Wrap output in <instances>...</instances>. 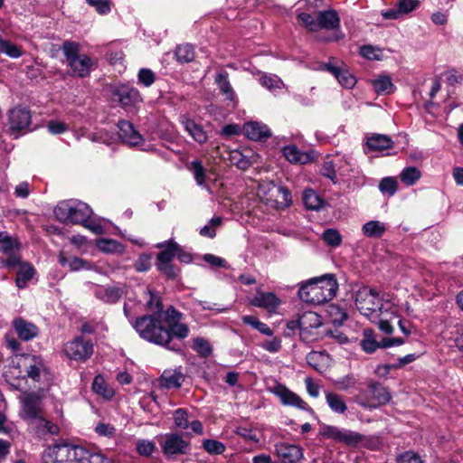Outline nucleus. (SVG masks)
<instances>
[{
	"instance_id": "1",
	"label": "nucleus",
	"mask_w": 463,
	"mask_h": 463,
	"mask_svg": "<svg viewBox=\"0 0 463 463\" xmlns=\"http://www.w3.org/2000/svg\"><path fill=\"white\" fill-rule=\"evenodd\" d=\"M135 307L136 303L128 298L123 310L140 337L169 350L179 351L181 349L180 345L176 344L171 345V333L163 326L162 315H146L133 321L134 315L137 313Z\"/></svg>"
},
{
	"instance_id": "2",
	"label": "nucleus",
	"mask_w": 463,
	"mask_h": 463,
	"mask_svg": "<svg viewBox=\"0 0 463 463\" xmlns=\"http://www.w3.org/2000/svg\"><path fill=\"white\" fill-rule=\"evenodd\" d=\"M44 394L43 391L24 392L20 397L21 418L27 421L36 434L43 436L47 433L58 435L59 427L46 419L45 410L43 408Z\"/></svg>"
},
{
	"instance_id": "3",
	"label": "nucleus",
	"mask_w": 463,
	"mask_h": 463,
	"mask_svg": "<svg viewBox=\"0 0 463 463\" xmlns=\"http://www.w3.org/2000/svg\"><path fill=\"white\" fill-rule=\"evenodd\" d=\"M43 463H107L99 453H91L81 446L67 443L49 446L43 453Z\"/></svg>"
},
{
	"instance_id": "4",
	"label": "nucleus",
	"mask_w": 463,
	"mask_h": 463,
	"mask_svg": "<svg viewBox=\"0 0 463 463\" xmlns=\"http://www.w3.org/2000/svg\"><path fill=\"white\" fill-rule=\"evenodd\" d=\"M53 213L61 222L81 224L97 234L102 232V227L99 224L89 222L92 210L83 202L73 200L60 202L53 209Z\"/></svg>"
},
{
	"instance_id": "5",
	"label": "nucleus",
	"mask_w": 463,
	"mask_h": 463,
	"mask_svg": "<svg viewBox=\"0 0 463 463\" xmlns=\"http://www.w3.org/2000/svg\"><path fill=\"white\" fill-rule=\"evenodd\" d=\"M337 290V282L331 275L313 279L305 283L298 290L301 300L320 305L332 299Z\"/></svg>"
},
{
	"instance_id": "6",
	"label": "nucleus",
	"mask_w": 463,
	"mask_h": 463,
	"mask_svg": "<svg viewBox=\"0 0 463 463\" xmlns=\"http://www.w3.org/2000/svg\"><path fill=\"white\" fill-rule=\"evenodd\" d=\"M67 66L74 77L85 78L95 68L94 60L80 52V45L72 41H65L61 45Z\"/></svg>"
},
{
	"instance_id": "7",
	"label": "nucleus",
	"mask_w": 463,
	"mask_h": 463,
	"mask_svg": "<svg viewBox=\"0 0 463 463\" xmlns=\"http://www.w3.org/2000/svg\"><path fill=\"white\" fill-rule=\"evenodd\" d=\"M354 302L357 309L366 317L383 315V310L389 311L396 317V309L390 303L383 304V298L378 292L370 287L364 286L354 294Z\"/></svg>"
},
{
	"instance_id": "8",
	"label": "nucleus",
	"mask_w": 463,
	"mask_h": 463,
	"mask_svg": "<svg viewBox=\"0 0 463 463\" xmlns=\"http://www.w3.org/2000/svg\"><path fill=\"white\" fill-rule=\"evenodd\" d=\"M298 20L311 32H317L319 29H335L340 24L339 16L334 10L318 12L316 18L309 14L301 13L298 14Z\"/></svg>"
},
{
	"instance_id": "9",
	"label": "nucleus",
	"mask_w": 463,
	"mask_h": 463,
	"mask_svg": "<svg viewBox=\"0 0 463 463\" xmlns=\"http://www.w3.org/2000/svg\"><path fill=\"white\" fill-rule=\"evenodd\" d=\"M318 435L324 439H334L349 447L357 446L364 439V436L358 432L327 424L320 425Z\"/></svg>"
},
{
	"instance_id": "10",
	"label": "nucleus",
	"mask_w": 463,
	"mask_h": 463,
	"mask_svg": "<svg viewBox=\"0 0 463 463\" xmlns=\"http://www.w3.org/2000/svg\"><path fill=\"white\" fill-rule=\"evenodd\" d=\"M62 352L70 360L85 362L93 354V344L83 336H76L63 345Z\"/></svg>"
},
{
	"instance_id": "11",
	"label": "nucleus",
	"mask_w": 463,
	"mask_h": 463,
	"mask_svg": "<svg viewBox=\"0 0 463 463\" xmlns=\"http://www.w3.org/2000/svg\"><path fill=\"white\" fill-rule=\"evenodd\" d=\"M157 248H165V250L157 255V269L168 278H175L179 273V269L175 268L171 261L175 256H176V251L179 250V245L175 241H165L158 243Z\"/></svg>"
},
{
	"instance_id": "12",
	"label": "nucleus",
	"mask_w": 463,
	"mask_h": 463,
	"mask_svg": "<svg viewBox=\"0 0 463 463\" xmlns=\"http://www.w3.org/2000/svg\"><path fill=\"white\" fill-rule=\"evenodd\" d=\"M19 245L15 238L6 232H0V251L7 255L5 258H0L1 268H16L20 263V257L16 254V251L19 250Z\"/></svg>"
},
{
	"instance_id": "13",
	"label": "nucleus",
	"mask_w": 463,
	"mask_h": 463,
	"mask_svg": "<svg viewBox=\"0 0 463 463\" xmlns=\"http://www.w3.org/2000/svg\"><path fill=\"white\" fill-rule=\"evenodd\" d=\"M32 120V115L28 109L17 106L10 109L8 112L9 129L14 137H18V133L26 130Z\"/></svg>"
},
{
	"instance_id": "14",
	"label": "nucleus",
	"mask_w": 463,
	"mask_h": 463,
	"mask_svg": "<svg viewBox=\"0 0 463 463\" xmlns=\"http://www.w3.org/2000/svg\"><path fill=\"white\" fill-rule=\"evenodd\" d=\"M369 397L365 401L358 402L364 408H377L388 403L391 400V394L387 388L375 382L368 383Z\"/></svg>"
},
{
	"instance_id": "15",
	"label": "nucleus",
	"mask_w": 463,
	"mask_h": 463,
	"mask_svg": "<svg viewBox=\"0 0 463 463\" xmlns=\"http://www.w3.org/2000/svg\"><path fill=\"white\" fill-rule=\"evenodd\" d=\"M182 313L177 311L175 307H170L166 309L165 314V319L167 324V329L171 333V339L173 336L178 339H184L188 336L189 328L187 325L181 322ZM174 343L171 342V345Z\"/></svg>"
},
{
	"instance_id": "16",
	"label": "nucleus",
	"mask_w": 463,
	"mask_h": 463,
	"mask_svg": "<svg viewBox=\"0 0 463 463\" xmlns=\"http://www.w3.org/2000/svg\"><path fill=\"white\" fill-rule=\"evenodd\" d=\"M161 445L163 453L167 457L185 454L189 447V443L175 433L166 435Z\"/></svg>"
},
{
	"instance_id": "17",
	"label": "nucleus",
	"mask_w": 463,
	"mask_h": 463,
	"mask_svg": "<svg viewBox=\"0 0 463 463\" xmlns=\"http://www.w3.org/2000/svg\"><path fill=\"white\" fill-rule=\"evenodd\" d=\"M300 336L305 340H311L313 331L322 326L321 317L313 311H307L300 315Z\"/></svg>"
},
{
	"instance_id": "18",
	"label": "nucleus",
	"mask_w": 463,
	"mask_h": 463,
	"mask_svg": "<svg viewBox=\"0 0 463 463\" xmlns=\"http://www.w3.org/2000/svg\"><path fill=\"white\" fill-rule=\"evenodd\" d=\"M113 94L118 97V103L125 109L134 107L142 101L139 91L136 88L128 85L118 87Z\"/></svg>"
},
{
	"instance_id": "19",
	"label": "nucleus",
	"mask_w": 463,
	"mask_h": 463,
	"mask_svg": "<svg viewBox=\"0 0 463 463\" xmlns=\"http://www.w3.org/2000/svg\"><path fill=\"white\" fill-rule=\"evenodd\" d=\"M276 453L283 463H297L303 458V450L297 445L280 442L275 446Z\"/></svg>"
},
{
	"instance_id": "20",
	"label": "nucleus",
	"mask_w": 463,
	"mask_h": 463,
	"mask_svg": "<svg viewBox=\"0 0 463 463\" xmlns=\"http://www.w3.org/2000/svg\"><path fill=\"white\" fill-rule=\"evenodd\" d=\"M17 336L23 341H30L37 336L38 327L23 317H16L12 322Z\"/></svg>"
},
{
	"instance_id": "21",
	"label": "nucleus",
	"mask_w": 463,
	"mask_h": 463,
	"mask_svg": "<svg viewBox=\"0 0 463 463\" xmlns=\"http://www.w3.org/2000/svg\"><path fill=\"white\" fill-rule=\"evenodd\" d=\"M118 127V136L124 143L129 146H137L143 141L142 136L135 129L130 122L120 120Z\"/></svg>"
},
{
	"instance_id": "22",
	"label": "nucleus",
	"mask_w": 463,
	"mask_h": 463,
	"mask_svg": "<svg viewBox=\"0 0 463 463\" xmlns=\"http://www.w3.org/2000/svg\"><path fill=\"white\" fill-rule=\"evenodd\" d=\"M250 305L275 312L280 305L279 298L272 292H260L250 300Z\"/></svg>"
},
{
	"instance_id": "23",
	"label": "nucleus",
	"mask_w": 463,
	"mask_h": 463,
	"mask_svg": "<svg viewBox=\"0 0 463 463\" xmlns=\"http://www.w3.org/2000/svg\"><path fill=\"white\" fill-rule=\"evenodd\" d=\"M245 136L254 141L266 140L271 136L269 128L259 122H248L243 126Z\"/></svg>"
},
{
	"instance_id": "24",
	"label": "nucleus",
	"mask_w": 463,
	"mask_h": 463,
	"mask_svg": "<svg viewBox=\"0 0 463 463\" xmlns=\"http://www.w3.org/2000/svg\"><path fill=\"white\" fill-rule=\"evenodd\" d=\"M19 365L24 367L27 376L34 381H38L41 371L43 369L42 359L35 355H27L21 358Z\"/></svg>"
},
{
	"instance_id": "25",
	"label": "nucleus",
	"mask_w": 463,
	"mask_h": 463,
	"mask_svg": "<svg viewBox=\"0 0 463 463\" xmlns=\"http://www.w3.org/2000/svg\"><path fill=\"white\" fill-rule=\"evenodd\" d=\"M275 393L279 397L281 402L284 405L295 406L301 410H306L307 404L298 395L286 388L285 386L279 385L276 388Z\"/></svg>"
},
{
	"instance_id": "26",
	"label": "nucleus",
	"mask_w": 463,
	"mask_h": 463,
	"mask_svg": "<svg viewBox=\"0 0 463 463\" xmlns=\"http://www.w3.org/2000/svg\"><path fill=\"white\" fill-rule=\"evenodd\" d=\"M123 294L124 287L121 286L99 287L95 290L97 298L110 304L118 302Z\"/></svg>"
},
{
	"instance_id": "27",
	"label": "nucleus",
	"mask_w": 463,
	"mask_h": 463,
	"mask_svg": "<svg viewBox=\"0 0 463 463\" xmlns=\"http://www.w3.org/2000/svg\"><path fill=\"white\" fill-rule=\"evenodd\" d=\"M181 123L184 126L185 131L194 141L199 144L206 143L208 140V136L202 126L195 123L194 119L186 117H182Z\"/></svg>"
},
{
	"instance_id": "28",
	"label": "nucleus",
	"mask_w": 463,
	"mask_h": 463,
	"mask_svg": "<svg viewBox=\"0 0 463 463\" xmlns=\"http://www.w3.org/2000/svg\"><path fill=\"white\" fill-rule=\"evenodd\" d=\"M270 195L274 197L275 206L278 209L288 207L292 203L291 194L283 186H276L270 190Z\"/></svg>"
},
{
	"instance_id": "29",
	"label": "nucleus",
	"mask_w": 463,
	"mask_h": 463,
	"mask_svg": "<svg viewBox=\"0 0 463 463\" xmlns=\"http://www.w3.org/2000/svg\"><path fill=\"white\" fill-rule=\"evenodd\" d=\"M16 267H19V270L16 274L15 284L19 288H24L33 279L35 273V269L31 264L27 262H22L21 260Z\"/></svg>"
},
{
	"instance_id": "30",
	"label": "nucleus",
	"mask_w": 463,
	"mask_h": 463,
	"mask_svg": "<svg viewBox=\"0 0 463 463\" xmlns=\"http://www.w3.org/2000/svg\"><path fill=\"white\" fill-rule=\"evenodd\" d=\"M327 70L337 79L338 82L346 89H351L355 85L356 80L348 71L333 65H327Z\"/></svg>"
},
{
	"instance_id": "31",
	"label": "nucleus",
	"mask_w": 463,
	"mask_h": 463,
	"mask_svg": "<svg viewBox=\"0 0 463 463\" xmlns=\"http://www.w3.org/2000/svg\"><path fill=\"white\" fill-rule=\"evenodd\" d=\"M283 156L291 163L307 164L311 161V156L307 153L298 150L296 146H285L282 150Z\"/></svg>"
},
{
	"instance_id": "32",
	"label": "nucleus",
	"mask_w": 463,
	"mask_h": 463,
	"mask_svg": "<svg viewBox=\"0 0 463 463\" xmlns=\"http://www.w3.org/2000/svg\"><path fill=\"white\" fill-rule=\"evenodd\" d=\"M367 146L373 151H383L392 146V141L388 136L375 134L367 138Z\"/></svg>"
},
{
	"instance_id": "33",
	"label": "nucleus",
	"mask_w": 463,
	"mask_h": 463,
	"mask_svg": "<svg viewBox=\"0 0 463 463\" xmlns=\"http://www.w3.org/2000/svg\"><path fill=\"white\" fill-rule=\"evenodd\" d=\"M325 395L328 407L334 412L343 414L346 411L347 406L341 395L332 392H326Z\"/></svg>"
},
{
	"instance_id": "34",
	"label": "nucleus",
	"mask_w": 463,
	"mask_h": 463,
	"mask_svg": "<svg viewBox=\"0 0 463 463\" xmlns=\"http://www.w3.org/2000/svg\"><path fill=\"white\" fill-rule=\"evenodd\" d=\"M215 82L221 92L231 101H235V93L228 80V74L226 72L217 73L215 76Z\"/></svg>"
},
{
	"instance_id": "35",
	"label": "nucleus",
	"mask_w": 463,
	"mask_h": 463,
	"mask_svg": "<svg viewBox=\"0 0 463 463\" xmlns=\"http://www.w3.org/2000/svg\"><path fill=\"white\" fill-rule=\"evenodd\" d=\"M143 293L144 298H146V308L153 312V315H162L163 304L160 298L150 291L148 288L144 289Z\"/></svg>"
},
{
	"instance_id": "36",
	"label": "nucleus",
	"mask_w": 463,
	"mask_h": 463,
	"mask_svg": "<svg viewBox=\"0 0 463 463\" xmlns=\"http://www.w3.org/2000/svg\"><path fill=\"white\" fill-rule=\"evenodd\" d=\"M59 262L62 266H68L71 271H77L82 269H90V263L86 260L77 257L66 258L62 253L59 255Z\"/></svg>"
},
{
	"instance_id": "37",
	"label": "nucleus",
	"mask_w": 463,
	"mask_h": 463,
	"mask_svg": "<svg viewBox=\"0 0 463 463\" xmlns=\"http://www.w3.org/2000/svg\"><path fill=\"white\" fill-rule=\"evenodd\" d=\"M362 230L367 237L379 238L384 233L386 227L379 221H370L364 224Z\"/></svg>"
},
{
	"instance_id": "38",
	"label": "nucleus",
	"mask_w": 463,
	"mask_h": 463,
	"mask_svg": "<svg viewBox=\"0 0 463 463\" xmlns=\"http://www.w3.org/2000/svg\"><path fill=\"white\" fill-rule=\"evenodd\" d=\"M161 384L168 389L178 388L184 382V375L176 372H165L160 379Z\"/></svg>"
},
{
	"instance_id": "39",
	"label": "nucleus",
	"mask_w": 463,
	"mask_h": 463,
	"mask_svg": "<svg viewBox=\"0 0 463 463\" xmlns=\"http://www.w3.org/2000/svg\"><path fill=\"white\" fill-rule=\"evenodd\" d=\"M97 246L99 250L106 253H122L125 250L120 242L112 239H101L98 241Z\"/></svg>"
},
{
	"instance_id": "40",
	"label": "nucleus",
	"mask_w": 463,
	"mask_h": 463,
	"mask_svg": "<svg viewBox=\"0 0 463 463\" xmlns=\"http://www.w3.org/2000/svg\"><path fill=\"white\" fill-rule=\"evenodd\" d=\"M327 361V355L322 352H310L307 355V364L318 372H322Z\"/></svg>"
},
{
	"instance_id": "41",
	"label": "nucleus",
	"mask_w": 463,
	"mask_h": 463,
	"mask_svg": "<svg viewBox=\"0 0 463 463\" xmlns=\"http://www.w3.org/2000/svg\"><path fill=\"white\" fill-rule=\"evenodd\" d=\"M373 86L378 94H390L394 89L392 79L388 76H379L373 80Z\"/></svg>"
},
{
	"instance_id": "42",
	"label": "nucleus",
	"mask_w": 463,
	"mask_h": 463,
	"mask_svg": "<svg viewBox=\"0 0 463 463\" xmlns=\"http://www.w3.org/2000/svg\"><path fill=\"white\" fill-rule=\"evenodd\" d=\"M303 202L309 210L317 211L323 206V200L313 191L306 190L303 194Z\"/></svg>"
},
{
	"instance_id": "43",
	"label": "nucleus",
	"mask_w": 463,
	"mask_h": 463,
	"mask_svg": "<svg viewBox=\"0 0 463 463\" xmlns=\"http://www.w3.org/2000/svg\"><path fill=\"white\" fill-rule=\"evenodd\" d=\"M361 346L366 353H373L377 348L382 347V342L378 343L373 337V332L366 329L364 332V339L361 341Z\"/></svg>"
},
{
	"instance_id": "44",
	"label": "nucleus",
	"mask_w": 463,
	"mask_h": 463,
	"mask_svg": "<svg viewBox=\"0 0 463 463\" xmlns=\"http://www.w3.org/2000/svg\"><path fill=\"white\" fill-rule=\"evenodd\" d=\"M326 312L335 325H342L347 318L346 313L336 305L327 306Z\"/></svg>"
},
{
	"instance_id": "45",
	"label": "nucleus",
	"mask_w": 463,
	"mask_h": 463,
	"mask_svg": "<svg viewBox=\"0 0 463 463\" xmlns=\"http://www.w3.org/2000/svg\"><path fill=\"white\" fill-rule=\"evenodd\" d=\"M92 389L96 393L106 399H110L114 395L113 390L107 386L103 377L100 375H97L94 378Z\"/></svg>"
},
{
	"instance_id": "46",
	"label": "nucleus",
	"mask_w": 463,
	"mask_h": 463,
	"mask_svg": "<svg viewBox=\"0 0 463 463\" xmlns=\"http://www.w3.org/2000/svg\"><path fill=\"white\" fill-rule=\"evenodd\" d=\"M241 320L244 324L252 326L263 335L270 336L273 334L272 330L266 324L260 322L256 317L244 316L241 317Z\"/></svg>"
},
{
	"instance_id": "47",
	"label": "nucleus",
	"mask_w": 463,
	"mask_h": 463,
	"mask_svg": "<svg viewBox=\"0 0 463 463\" xmlns=\"http://www.w3.org/2000/svg\"><path fill=\"white\" fill-rule=\"evenodd\" d=\"M175 56L180 62H190L194 58V50L191 44H183L176 47Z\"/></svg>"
},
{
	"instance_id": "48",
	"label": "nucleus",
	"mask_w": 463,
	"mask_h": 463,
	"mask_svg": "<svg viewBox=\"0 0 463 463\" xmlns=\"http://www.w3.org/2000/svg\"><path fill=\"white\" fill-rule=\"evenodd\" d=\"M420 177V170L413 166L403 169L400 175L402 182L407 185H412Z\"/></svg>"
},
{
	"instance_id": "49",
	"label": "nucleus",
	"mask_w": 463,
	"mask_h": 463,
	"mask_svg": "<svg viewBox=\"0 0 463 463\" xmlns=\"http://www.w3.org/2000/svg\"><path fill=\"white\" fill-rule=\"evenodd\" d=\"M189 169L193 172L197 184L203 185L205 181V169L199 160L191 162Z\"/></svg>"
},
{
	"instance_id": "50",
	"label": "nucleus",
	"mask_w": 463,
	"mask_h": 463,
	"mask_svg": "<svg viewBox=\"0 0 463 463\" xmlns=\"http://www.w3.org/2000/svg\"><path fill=\"white\" fill-rule=\"evenodd\" d=\"M203 448L210 454L220 455L224 452L225 446L215 439H205Z\"/></svg>"
},
{
	"instance_id": "51",
	"label": "nucleus",
	"mask_w": 463,
	"mask_h": 463,
	"mask_svg": "<svg viewBox=\"0 0 463 463\" xmlns=\"http://www.w3.org/2000/svg\"><path fill=\"white\" fill-rule=\"evenodd\" d=\"M322 238L324 241L332 247H337L342 242V237L338 231L334 229H327L324 232Z\"/></svg>"
},
{
	"instance_id": "52",
	"label": "nucleus",
	"mask_w": 463,
	"mask_h": 463,
	"mask_svg": "<svg viewBox=\"0 0 463 463\" xmlns=\"http://www.w3.org/2000/svg\"><path fill=\"white\" fill-rule=\"evenodd\" d=\"M0 52L11 58H19L22 56L20 48L7 40H5L2 45H0Z\"/></svg>"
},
{
	"instance_id": "53",
	"label": "nucleus",
	"mask_w": 463,
	"mask_h": 463,
	"mask_svg": "<svg viewBox=\"0 0 463 463\" xmlns=\"http://www.w3.org/2000/svg\"><path fill=\"white\" fill-rule=\"evenodd\" d=\"M222 223V218L221 217H214L212 218L208 224H206L204 227H203L200 231V234L202 236H206L209 238H213L216 235L215 228L220 226Z\"/></svg>"
},
{
	"instance_id": "54",
	"label": "nucleus",
	"mask_w": 463,
	"mask_h": 463,
	"mask_svg": "<svg viewBox=\"0 0 463 463\" xmlns=\"http://www.w3.org/2000/svg\"><path fill=\"white\" fill-rule=\"evenodd\" d=\"M397 181L392 177H384L379 184V189L382 193L393 195L397 190Z\"/></svg>"
},
{
	"instance_id": "55",
	"label": "nucleus",
	"mask_w": 463,
	"mask_h": 463,
	"mask_svg": "<svg viewBox=\"0 0 463 463\" xmlns=\"http://www.w3.org/2000/svg\"><path fill=\"white\" fill-rule=\"evenodd\" d=\"M155 449L156 445L150 440L139 439L137 442V450L142 456L148 457L155 451Z\"/></svg>"
},
{
	"instance_id": "56",
	"label": "nucleus",
	"mask_w": 463,
	"mask_h": 463,
	"mask_svg": "<svg viewBox=\"0 0 463 463\" xmlns=\"http://www.w3.org/2000/svg\"><path fill=\"white\" fill-rule=\"evenodd\" d=\"M138 82L146 87L151 86L155 81V73L149 69H141L138 71Z\"/></svg>"
},
{
	"instance_id": "57",
	"label": "nucleus",
	"mask_w": 463,
	"mask_h": 463,
	"mask_svg": "<svg viewBox=\"0 0 463 463\" xmlns=\"http://www.w3.org/2000/svg\"><path fill=\"white\" fill-rule=\"evenodd\" d=\"M387 312H390V315L392 316L391 314V310L389 311H385V310H383V315H380V313H378L376 316L380 317V320H379V328L384 332L385 334H392V331H393V327L391 325V318L392 317H388Z\"/></svg>"
},
{
	"instance_id": "58",
	"label": "nucleus",
	"mask_w": 463,
	"mask_h": 463,
	"mask_svg": "<svg viewBox=\"0 0 463 463\" xmlns=\"http://www.w3.org/2000/svg\"><path fill=\"white\" fill-rule=\"evenodd\" d=\"M402 15L416 10L420 5L419 0H399L397 3Z\"/></svg>"
},
{
	"instance_id": "59",
	"label": "nucleus",
	"mask_w": 463,
	"mask_h": 463,
	"mask_svg": "<svg viewBox=\"0 0 463 463\" xmlns=\"http://www.w3.org/2000/svg\"><path fill=\"white\" fill-rule=\"evenodd\" d=\"M194 349L198 352L203 356H207L210 354L212 348L209 343L203 338H196L194 341Z\"/></svg>"
},
{
	"instance_id": "60",
	"label": "nucleus",
	"mask_w": 463,
	"mask_h": 463,
	"mask_svg": "<svg viewBox=\"0 0 463 463\" xmlns=\"http://www.w3.org/2000/svg\"><path fill=\"white\" fill-rule=\"evenodd\" d=\"M360 53L363 57L369 60H379L382 55V51L370 45L363 46L360 49Z\"/></svg>"
},
{
	"instance_id": "61",
	"label": "nucleus",
	"mask_w": 463,
	"mask_h": 463,
	"mask_svg": "<svg viewBox=\"0 0 463 463\" xmlns=\"http://www.w3.org/2000/svg\"><path fill=\"white\" fill-rule=\"evenodd\" d=\"M397 463H423L420 457L413 451H406L396 458Z\"/></svg>"
},
{
	"instance_id": "62",
	"label": "nucleus",
	"mask_w": 463,
	"mask_h": 463,
	"mask_svg": "<svg viewBox=\"0 0 463 463\" xmlns=\"http://www.w3.org/2000/svg\"><path fill=\"white\" fill-rule=\"evenodd\" d=\"M174 420L175 425L181 429H187L189 426L187 413L183 409H178L175 411Z\"/></svg>"
},
{
	"instance_id": "63",
	"label": "nucleus",
	"mask_w": 463,
	"mask_h": 463,
	"mask_svg": "<svg viewBox=\"0 0 463 463\" xmlns=\"http://www.w3.org/2000/svg\"><path fill=\"white\" fill-rule=\"evenodd\" d=\"M321 173L324 176L329 178L334 183L336 182L335 169L332 161H326L324 163Z\"/></svg>"
},
{
	"instance_id": "64",
	"label": "nucleus",
	"mask_w": 463,
	"mask_h": 463,
	"mask_svg": "<svg viewBox=\"0 0 463 463\" xmlns=\"http://www.w3.org/2000/svg\"><path fill=\"white\" fill-rule=\"evenodd\" d=\"M47 128L49 132L54 135L61 134L68 130V126L65 123L55 120L49 121Z\"/></svg>"
}]
</instances>
